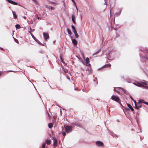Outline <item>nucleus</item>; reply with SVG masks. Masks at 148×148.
<instances>
[{"label": "nucleus", "instance_id": "obj_36", "mask_svg": "<svg viewBox=\"0 0 148 148\" xmlns=\"http://www.w3.org/2000/svg\"><path fill=\"white\" fill-rule=\"evenodd\" d=\"M24 18L25 19H26V17L25 16H24Z\"/></svg>", "mask_w": 148, "mask_h": 148}, {"label": "nucleus", "instance_id": "obj_26", "mask_svg": "<svg viewBox=\"0 0 148 148\" xmlns=\"http://www.w3.org/2000/svg\"><path fill=\"white\" fill-rule=\"evenodd\" d=\"M72 20L73 23H74V17L73 15L72 16Z\"/></svg>", "mask_w": 148, "mask_h": 148}, {"label": "nucleus", "instance_id": "obj_34", "mask_svg": "<svg viewBox=\"0 0 148 148\" xmlns=\"http://www.w3.org/2000/svg\"><path fill=\"white\" fill-rule=\"evenodd\" d=\"M145 104H147V105H148V103L147 102H145Z\"/></svg>", "mask_w": 148, "mask_h": 148}, {"label": "nucleus", "instance_id": "obj_23", "mask_svg": "<svg viewBox=\"0 0 148 148\" xmlns=\"http://www.w3.org/2000/svg\"><path fill=\"white\" fill-rule=\"evenodd\" d=\"M100 51V50H98V51H97V52H96V53H94L93 54V56H94V55H95V54H97V53H98Z\"/></svg>", "mask_w": 148, "mask_h": 148}, {"label": "nucleus", "instance_id": "obj_5", "mask_svg": "<svg viewBox=\"0 0 148 148\" xmlns=\"http://www.w3.org/2000/svg\"><path fill=\"white\" fill-rule=\"evenodd\" d=\"M51 140H47L46 141L45 143H44L42 144V148H45L46 144L49 145L51 144Z\"/></svg>", "mask_w": 148, "mask_h": 148}, {"label": "nucleus", "instance_id": "obj_8", "mask_svg": "<svg viewBox=\"0 0 148 148\" xmlns=\"http://www.w3.org/2000/svg\"><path fill=\"white\" fill-rule=\"evenodd\" d=\"M53 145L56 146L57 145V140L55 137H53Z\"/></svg>", "mask_w": 148, "mask_h": 148}, {"label": "nucleus", "instance_id": "obj_38", "mask_svg": "<svg viewBox=\"0 0 148 148\" xmlns=\"http://www.w3.org/2000/svg\"><path fill=\"white\" fill-rule=\"evenodd\" d=\"M72 1L74 3V0H72Z\"/></svg>", "mask_w": 148, "mask_h": 148}, {"label": "nucleus", "instance_id": "obj_27", "mask_svg": "<svg viewBox=\"0 0 148 148\" xmlns=\"http://www.w3.org/2000/svg\"><path fill=\"white\" fill-rule=\"evenodd\" d=\"M77 43V40H75V45H76Z\"/></svg>", "mask_w": 148, "mask_h": 148}, {"label": "nucleus", "instance_id": "obj_32", "mask_svg": "<svg viewBox=\"0 0 148 148\" xmlns=\"http://www.w3.org/2000/svg\"><path fill=\"white\" fill-rule=\"evenodd\" d=\"M72 27L73 30L74 31V26L73 25H72Z\"/></svg>", "mask_w": 148, "mask_h": 148}, {"label": "nucleus", "instance_id": "obj_6", "mask_svg": "<svg viewBox=\"0 0 148 148\" xmlns=\"http://www.w3.org/2000/svg\"><path fill=\"white\" fill-rule=\"evenodd\" d=\"M112 100L117 101L119 100V98L117 96H112L111 97Z\"/></svg>", "mask_w": 148, "mask_h": 148}, {"label": "nucleus", "instance_id": "obj_10", "mask_svg": "<svg viewBox=\"0 0 148 148\" xmlns=\"http://www.w3.org/2000/svg\"><path fill=\"white\" fill-rule=\"evenodd\" d=\"M9 3H11L13 5H17V3L14 1L11 0H7Z\"/></svg>", "mask_w": 148, "mask_h": 148}, {"label": "nucleus", "instance_id": "obj_21", "mask_svg": "<svg viewBox=\"0 0 148 148\" xmlns=\"http://www.w3.org/2000/svg\"><path fill=\"white\" fill-rule=\"evenodd\" d=\"M15 27L16 29H19L20 27V26L18 24H16L15 25Z\"/></svg>", "mask_w": 148, "mask_h": 148}, {"label": "nucleus", "instance_id": "obj_2", "mask_svg": "<svg viewBox=\"0 0 148 148\" xmlns=\"http://www.w3.org/2000/svg\"><path fill=\"white\" fill-rule=\"evenodd\" d=\"M62 68L64 71V72L66 73L65 75L66 76L67 78L69 79H71L73 80L72 77L71 76V74L69 73H67L68 72L67 70L64 69L62 66Z\"/></svg>", "mask_w": 148, "mask_h": 148}, {"label": "nucleus", "instance_id": "obj_22", "mask_svg": "<svg viewBox=\"0 0 148 148\" xmlns=\"http://www.w3.org/2000/svg\"><path fill=\"white\" fill-rule=\"evenodd\" d=\"M60 60H61V62H62L63 64H64V62L63 61V60L62 59L61 56H60Z\"/></svg>", "mask_w": 148, "mask_h": 148}, {"label": "nucleus", "instance_id": "obj_39", "mask_svg": "<svg viewBox=\"0 0 148 148\" xmlns=\"http://www.w3.org/2000/svg\"><path fill=\"white\" fill-rule=\"evenodd\" d=\"M83 58H84V60H85V58H84V57H83Z\"/></svg>", "mask_w": 148, "mask_h": 148}, {"label": "nucleus", "instance_id": "obj_3", "mask_svg": "<svg viewBox=\"0 0 148 148\" xmlns=\"http://www.w3.org/2000/svg\"><path fill=\"white\" fill-rule=\"evenodd\" d=\"M67 31L69 36H70L72 40L73 43L74 45V39H73V37L71 36V32L70 30L68 28L67 29Z\"/></svg>", "mask_w": 148, "mask_h": 148}, {"label": "nucleus", "instance_id": "obj_20", "mask_svg": "<svg viewBox=\"0 0 148 148\" xmlns=\"http://www.w3.org/2000/svg\"><path fill=\"white\" fill-rule=\"evenodd\" d=\"M48 126L49 128H51L53 127V124L52 123H49L48 125Z\"/></svg>", "mask_w": 148, "mask_h": 148}, {"label": "nucleus", "instance_id": "obj_9", "mask_svg": "<svg viewBox=\"0 0 148 148\" xmlns=\"http://www.w3.org/2000/svg\"><path fill=\"white\" fill-rule=\"evenodd\" d=\"M43 35L45 40H46L49 37V34L47 33H44Z\"/></svg>", "mask_w": 148, "mask_h": 148}, {"label": "nucleus", "instance_id": "obj_35", "mask_svg": "<svg viewBox=\"0 0 148 148\" xmlns=\"http://www.w3.org/2000/svg\"><path fill=\"white\" fill-rule=\"evenodd\" d=\"M75 6H76V9H77V13H78V9H77V6L76 5H75Z\"/></svg>", "mask_w": 148, "mask_h": 148}, {"label": "nucleus", "instance_id": "obj_7", "mask_svg": "<svg viewBox=\"0 0 148 148\" xmlns=\"http://www.w3.org/2000/svg\"><path fill=\"white\" fill-rule=\"evenodd\" d=\"M95 144L96 145L98 146H101L103 145V143L102 142L99 141H96Z\"/></svg>", "mask_w": 148, "mask_h": 148}, {"label": "nucleus", "instance_id": "obj_43", "mask_svg": "<svg viewBox=\"0 0 148 148\" xmlns=\"http://www.w3.org/2000/svg\"><path fill=\"white\" fill-rule=\"evenodd\" d=\"M117 92H119L118 91H117Z\"/></svg>", "mask_w": 148, "mask_h": 148}, {"label": "nucleus", "instance_id": "obj_42", "mask_svg": "<svg viewBox=\"0 0 148 148\" xmlns=\"http://www.w3.org/2000/svg\"><path fill=\"white\" fill-rule=\"evenodd\" d=\"M122 90H123V89H122Z\"/></svg>", "mask_w": 148, "mask_h": 148}, {"label": "nucleus", "instance_id": "obj_1", "mask_svg": "<svg viewBox=\"0 0 148 148\" xmlns=\"http://www.w3.org/2000/svg\"><path fill=\"white\" fill-rule=\"evenodd\" d=\"M133 84L138 87H146L148 89V82H140L136 83H133Z\"/></svg>", "mask_w": 148, "mask_h": 148}, {"label": "nucleus", "instance_id": "obj_28", "mask_svg": "<svg viewBox=\"0 0 148 148\" xmlns=\"http://www.w3.org/2000/svg\"><path fill=\"white\" fill-rule=\"evenodd\" d=\"M14 40L17 43H18V40H17L16 39H15V38H14Z\"/></svg>", "mask_w": 148, "mask_h": 148}, {"label": "nucleus", "instance_id": "obj_33", "mask_svg": "<svg viewBox=\"0 0 148 148\" xmlns=\"http://www.w3.org/2000/svg\"><path fill=\"white\" fill-rule=\"evenodd\" d=\"M112 10L111 9L110 10V16H111V12H112Z\"/></svg>", "mask_w": 148, "mask_h": 148}, {"label": "nucleus", "instance_id": "obj_12", "mask_svg": "<svg viewBox=\"0 0 148 148\" xmlns=\"http://www.w3.org/2000/svg\"><path fill=\"white\" fill-rule=\"evenodd\" d=\"M12 12L13 14L14 18V19H16L17 18V16L16 13L13 11H12Z\"/></svg>", "mask_w": 148, "mask_h": 148}, {"label": "nucleus", "instance_id": "obj_29", "mask_svg": "<svg viewBox=\"0 0 148 148\" xmlns=\"http://www.w3.org/2000/svg\"><path fill=\"white\" fill-rule=\"evenodd\" d=\"M36 4L37 3V1L36 0H32Z\"/></svg>", "mask_w": 148, "mask_h": 148}, {"label": "nucleus", "instance_id": "obj_18", "mask_svg": "<svg viewBox=\"0 0 148 148\" xmlns=\"http://www.w3.org/2000/svg\"><path fill=\"white\" fill-rule=\"evenodd\" d=\"M46 7L48 8H49V9H50L51 10H53L55 8L54 7H50V6H49V7H48L47 6Z\"/></svg>", "mask_w": 148, "mask_h": 148}, {"label": "nucleus", "instance_id": "obj_14", "mask_svg": "<svg viewBox=\"0 0 148 148\" xmlns=\"http://www.w3.org/2000/svg\"><path fill=\"white\" fill-rule=\"evenodd\" d=\"M127 106L132 111H133L134 110L133 108L131 106V105L129 104H127Z\"/></svg>", "mask_w": 148, "mask_h": 148}, {"label": "nucleus", "instance_id": "obj_41", "mask_svg": "<svg viewBox=\"0 0 148 148\" xmlns=\"http://www.w3.org/2000/svg\"><path fill=\"white\" fill-rule=\"evenodd\" d=\"M77 58H78L79 59V58H78V57H77Z\"/></svg>", "mask_w": 148, "mask_h": 148}, {"label": "nucleus", "instance_id": "obj_17", "mask_svg": "<svg viewBox=\"0 0 148 148\" xmlns=\"http://www.w3.org/2000/svg\"><path fill=\"white\" fill-rule=\"evenodd\" d=\"M75 37L76 38H78L79 37V35L77 34V32L75 30Z\"/></svg>", "mask_w": 148, "mask_h": 148}, {"label": "nucleus", "instance_id": "obj_19", "mask_svg": "<svg viewBox=\"0 0 148 148\" xmlns=\"http://www.w3.org/2000/svg\"><path fill=\"white\" fill-rule=\"evenodd\" d=\"M134 103H135V106L134 107V108H135L136 109H138V106H137L136 103V101H134Z\"/></svg>", "mask_w": 148, "mask_h": 148}, {"label": "nucleus", "instance_id": "obj_24", "mask_svg": "<svg viewBox=\"0 0 148 148\" xmlns=\"http://www.w3.org/2000/svg\"><path fill=\"white\" fill-rule=\"evenodd\" d=\"M30 34L32 36V37L33 38V39H35V38H36L33 35V34L31 32H30Z\"/></svg>", "mask_w": 148, "mask_h": 148}, {"label": "nucleus", "instance_id": "obj_15", "mask_svg": "<svg viewBox=\"0 0 148 148\" xmlns=\"http://www.w3.org/2000/svg\"><path fill=\"white\" fill-rule=\"evenodd\" d=\"M111 66V65L110 64H108L107 65L104 66L101 69H102L103 68H106V67H108L110 66Z\"/></svg>", "mask_w": 148, "mask_h": 148}, {"label": "nucleus", "instance_id": "obj_25", "mask_svg": "<svg viewBox=\"0 0 148 148\" xmlns=\"http://www.w3.org/2000/svg\"><path fill=\"white\" fill-rule=\"evenodd\" d=\"M62 134L63 136H65L66 134V133L65 132H62Z\"/></svg>", "mask_w": 148, "mask_h": 148}, {"label": "nucleus", "instance_id": "obj_13", "mask_svg": "<svg viewBox=\"0 0 148 148\" xmlns=\"http://www.w3.org/2000/svg\"><path fill=\"white\" fill-rule=\"evenodd\" d=\"M145 102L144 100H140L138 101V103H137L138 104H139L140 103H145Z\"/></svg>", "mask_w": 148, "mask_h": 148}, {"label": "nucleus", "instance_id": "obj_16", "mask_svg": "<svg viewBox=\"0 0 148 148\" xmlns=\"http://www.w3.org/2000/svg\"><path fill=\"white\" fill-rule=\"evenodd\" d=\"M34 40L36 41V42H37L38 44H40V45H42L40 42L36 38H35V39H34Z\"/></svg>", "mask_w": 148, "mask_h": 148}, {"label": "nucleus", "instance_id": "obj_30", "mask_svg": "<svg viewBox=\"0 0 148 148\" xmlns=\"http://www.w3.org/2000/svg\"><path fill=\"white\" fill-rule=\"evenodd\" d=\"M142 106L141 105H139V106H138V109L139 108H140Z\"/></svg>", "mask_w": 148, "mask_h": 148}, {"label": "nucleus", "instance_id": "obj_37", "mask_svg": "<svg viewBox=\"0 0 148 148\" xmlns=\"http://www.w3.org/2000/svg\"><path fill=\"white\" fill-rule=\"evenodd\" d=\"M114 91H116L115 89L114 88Z\"/></svg>", "mask_w": 148, "mask_h": 148}, {"label": "nucleus", "instance_id": "obj_31", "mask_svg": "<svg viewBox=\"0 0 148 148\" xmlns=\"http://www.w3.org/2000/svg\"><path fill=\"white\" fill-rule=\"evenodd\" d=\"M130 97L131 98V99L134 102V101H135L133 99V98L131 97L130 96Z\"/></svg>", "mask_w": 148, "mask_h": 148}, {"label": "nucleus", "instance_id": "obj_11", "mask_svg": "<svg viewBox=\"0 0 148 148\" xmlns=\"http://www.w3.org/2000/svg\"><path fill=\"white\" fill-rule=\"evenodd\" d=\"M86 64L87 66L89 65V59L88 58H87L86 60Z\"/></svg>", "mask_w": 148, "mask_h": 148}, {"label": "nucleus", "instance_id": "obj_40", "mask_svg": "<svg viewBox=\"0 0 148 148\" xmlns=\"http://www.w3.org/2000/svg\"><path fill=\"white\" fill-rule=\"evenodd\" d=\"M81 18H82V16H81Z\"/></svg>", "mask_w": 148, "mask_h": 148}, {"label": "nucleus", "instance_id": "obj_4", "mask_svg": "<svg viewBox=\"0 0 148 148\" xmlns=\"http://www.w3.org/2000/svg\"><path fill=\"white\" fill-rule=\"evenodd\" d=\"M65 130L67 133H69L72 131V129L71 127L67 125L66 127Z\"/></svg>", "mask_w": 148, "mask_h": 148}]
</instances>
